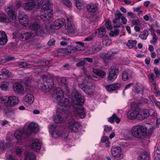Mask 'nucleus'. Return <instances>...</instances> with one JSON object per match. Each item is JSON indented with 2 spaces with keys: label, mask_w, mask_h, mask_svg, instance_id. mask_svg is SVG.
I'll return each mask as SVG.
<instances>
[{
  "label": "nucleus",
  "mask_w": 160,
  "mask_h": 160,
  "mask_svg": "<svg viewBox=\"0 0 160 160\" xmlns=\"http://www.w3.org/2000/svg\"><path fill=\"white\" fill-rule=\"evenodd\" d=\"M102 42L103 44L106 46L109 45L112 43L111 40L109 39L108 37L107 36L103 37Z\"/></svg>",
  "instance_id": "nucleus-40"
},
{
  "label": "nucleus",
  "mask_w": 160,
  "mask_h": 160,
  "mask_svg": "<svg viewBox=\"0 0 160 160\" xmlns=\"http://www.w3.org/2000/svg\"><path fill=\"white\" fill-rule=\"evenodd\" d=\"M153 130V128L152 126L149 128L145 126H136L132 127L131 132L133 137L142 139L145 138L148 134H151Z\"/></svg>",
  "instance_id": "nucleus-2"
},
{
  "label": "nucleus",
  "mask_w": 160,
  "mask_h": 160,
  "mask_svg": "<svg viewBox=\"0 0 160 160\" xmlns=\"http://www.w3.org/2000/svg\"><path fill=\"white\" fill-rule=\"evenodd\" d=\"M76 28L74 25L68 23L66 25L65 27V30L68 33H74L76 31Z\"/></svg>",
  "instance_id": "nucleus-29"
},
{
  "label": "nucleus",
  "mask_w": 160,
  "mask_h": 160,
  "mask_svg": "<svg viewBox=\"0 0 160 160\" xmlns=\"http://www.w3.org/2000/svg\"><path fill=\"white\" fill-rule=\"evenodd\" d=\"M105 88L108 92H112L115 90L113 84L108 85Z\"/></svg>",
  "instance_id": "nucleus-51"
},
{
  "label": "nucleus",
  "mask_w": 160,
  "mask_h": 160,
  "mask_svg": "<svg viewBox=\"0 0 160 160\" xmlns=\"http://www.w3.org/2000/svg\"><path fill=\"white\" fill-rule=\"evenodd\" d=\"M138 119L143 120L147 118L150 113L148 110L145 109H137Z\"/></svg>",
  "instance_id": "nucleus-16"
},
{
  "label": "nucleus",
  "mask_w": 160,
  "mask_h": 160,
  "mask_svg": "<svg viewBox=\"0 0 160 160\" xmlns=\"http://www.w3.org/2000/svg\"><path fill=\"white\" fill-rule=\"evenodd\" d=\"M92 71L94 73L97 75L102 78H104L106 77V73L103 71L100 70L95 68L93 69Z\"/></svg>",
  "instance_id": "nucleus-31"
},
{
  "label": "nucleus",
  "mask_w": 160,
  "mask_h": 160,
  "mask_svg": "<svg viewBox=\"0 0 160 160\" xmlns=\"http://www.w3.org/2000/svg\"><path fill=\"white\" fill-rule=\"evenodd\" d=\"M154 71L156 74V77H158L160 75V68L159 71L158 68H155L154 69Z\"/></svg>",
  "instance_id": "nucleus-56"
},
{
  "label": "nucleus",
  "mask_w": 160,
  "mask_h": 160,
  "mask_svg": "<svg viewBox=\"0 0 160 160\" xmlns=\"http://www.w3.org/2000/svg\"><path fill=\"white\" fill-rule=\"evenodd\" d=\"M112 154L116 159H121L122 158L123 155L122 149L120 147L113 146L111 150Z\"/></svg>",
  "instance_id": "nucleus-15"
},
{
  "label": "nucleus",
  "mask_w": 160,
  "mask_h": 160,
  "mask_svg": "<svg viewBox=\"0 0 160 160\" xmlns=\"http://www.w3.org/2000/svg\"><path fill=\"white\" fill-rule=\"evenodd\" d=\"M29 29L34 32L35 36H41L44 33L45 28L43 24L37 22H32L28 26Z\"/></svg>",
  "instance_id": "nucleus-5"
},
{
  "label": "nucleus",
  "mask_w": 160,
  "mask_h": 160,
  "mask_svg": "<svg viewBox=\"0 0 160 160\" xmlns=\"http://www.w3.org/2000/svg\"><path fill=\"white\" fill-rule=\"evenodd\" d=\"M58 102V109L59 112H62L64 110L65 108L70 107L72 103L70 100L62 97L57 100Z\"/></svg>",
  "instance_id": "nucleus-10"
},
{
  "label": "nucleus",
  "mask_w": 160,
  "mask_h": 160,
  "mask_svg": "<svg viewBox=\"0 0 160 160\" xmlns=\"http://www.w3.org/2000/svg\"><path fill=\"white\" fill-rule=\"evenodd\" d=\"M25 160H35V156L32 153H27Z\"/></svg>",
  "instance_id": "nucleus-42"
},
{
  "label": "nucleus",
  "mask_w": 160,
  "mask_h": 160,
  "mask_svg": "<svg viewBox=\"0 0 160 160\" xmlns=\"http://www.w3.org/2000/svg\"><path fill=\"white\" fill-rule=\"evenodd\" d=\"M20 67L22 68H32V65L28 64L26 62H20L18 63Z\"/></svg>",
  "instance_id": "nucleus-43"
},
{
  "label": "nucleus",
  "mask_w": 160,
  "mask_h": 160,
  "mask_svg": "<svg viewBox=\"0 0 160 160\" xmlns=\"http://www.w3.org/2000/svg\"><path fill=\"white\" fill-rule=\"evenodd\" d=\"M148 77L149 79L151 82H154L155 77L154 74L153 73H150L148 75Z\"/></svg>",
  "instance_id": "nucleus-52"
},
{
  "label": "nucleus",
  "mask_w": 160,
  "mask_h": 160,
  "mask_svg": "<svg viewBox=\"0 0 160 160\" xmlns=\"http://www.w3.org/2000/svg\"><path fill=\"white\" fill-rule=\"evenodd\" d=\"M86 63V62L85 60H82L79 62L77 63L76 64V66L78 67L83 66Z\"/></svg>",
  "instance_id": "nucleus-58"
},
{
  "label": "nucleus",
  "mask_w": 160,
  "mask_h": 160,
  "mask_svg": "<svg viewBox=\"0 0 160 160\" xmlns=\"http://www.w3.org/2000/svg\"><path fill=\"white\" fill-rule=\"evenodd\" d=\"M137 109L135 110L130 111L128 113V117L129 119L132 120L136 118L138 119Z\"/></svg>",
  "instance_id": "nucleus-30"
},
{
  "label": "nucleus",
  "mask_w": 160,
  "mask_h": 160,
  "mask_svg": "<svg viewBox=\"0 0 160 160\" xmlns=\"http://www.w3.org/2000/svg\"><path fill=\"white\" fill-rule=\"evenodd\" d=\"M46 64V62L44 61L42 62H34L33 64H31L32 67H38L42 66H44Z\"/></svg>",
  "instance_id": "nucleus-44"
},
{
  "label": "nucleus",
  "mask_w": 160,
  "mask_h": 160,
  "mask_svg": "<svg viewBox=\"0 0 160 160\" xmlns=\"http://www.w3.org/2000/svg\"><path fill=\"white\" fill-rule=\"evenodd\" d=\"M139 159H146V160H149V154L147 152L143 153L139 157Z\"/></svg>",
  "instance_id": "nucleus-39"
},
{
  "label": "nucleus",
  "mask_w": 160,
  "mask_h": 160,
  "mask_svg": "<svg viewBox=\"0 0 160 160\" xmlns=\"http://www.w3.org/2000/svg\"><path fill=\"white\" fill-rule=\"evenodd\" d=\"M35 36V34L32 32H25L22 33L19 38L22 41H25L32 38Z\"/></svg>",
  "instance_id": "nucleus-18"
},
{
  "label": "nucleus",
  "mask_w": 160,
  "mask_h": 160,
  "mask_svg": "<svg viewBox=\"0 0 160 160\" xmlns=\"http://www.w3.org/2000/svg\"><path fill=\"white\" fill-rule=\"evenodd\" d=\"M106 33V28L103 27L101 26L99 28L96 29L95 32L92 33L88 37L86 38L84 41H92L96 35L100 38L104 37L105 36Z\"/></svg>",
  "instance_id": "nucleus-8"
},
{
  "label": "nucleus",
  "mask_w": 160,
  "mask_h": 160,
  "mask_svg": "<svg viewBox=\"0 0 160 160\" xmlns=\"http://www.w3.org/2000/svg\"><path fill=\"white\" fill-rule=\"evenodd\" d=\"M24 132L20 130H17L14 133V136L17 140V143H21L24 140L25 137L24 136Z\"/></svg>",
  "instance_id": "nucleus-21"
},
{
  "label": "nucleus",
  "mask_w": 160,
  "mask_h": 160,
  "mask_svg": "<svg viewBox=\"0 0 160 160\" xmlns=\"http://www.w3.org/2000/svg\"><path fill=\"white\" fill-rule=\"evenodd\" d=\"M148 34V32L146 30H144L139 35V37L142 40H145L147 39Z\"/></svg>",
  "instance_id": "nucleus-41"
},
{
  "label": "nucleus",
  "mask_w": 160,
  "mask_h": 160,
  "mask_svg": "<svg viewBox=\"0 0 160 160\" xmlns=\"http://www.w3.org/2000/svg\"><path fill=\"white\" fill-rule=\"evenodd\" d=\"M7 41L8 39L5 33L3 31H0V45L5 44Z\"/></svg>",
  "instance_id": "nucleus-25"
},
{
  "label": "nucleus",
  "mask_w": 160,
  "mask_h": 160,
  "mask_svg": "<svg viewBox=\"0 0 160 160\" xmlns=\"http://www.w3.org/2000/svg\"><path fill=\"white\" fill-rule=\"evenodd\" d=\"M131 74L130 72L127 71H124L122 75V80L124 81L129 80L131 78Z\"/></svg>",
  "instance_id": "nucleus-33"
},
{
  "label": "nucleus",
  "mask_w": 160,
  "mask_h": 160,
  "mask_svg": "<svg viewBox=\"0 0 160 160\" xmlns=\"http://www.w3.org/2000/svg\"><path fill=\"white\" fill-rule=\"evenodd\" d=\"M112 129L111 127L107 125H105L104 126V131L106 132H108L111 131Z\"/></svg>",
  "instance_id": "nucleus-57"
},
{
  "label": "nucleus",
  "mask_w": 160,
  "mask_h": 160,
  "mask_svg": "<svg viewBox=\"0 0 160 160\" xmlns=\"http://www.w3.org/2000/svg\"><path fill=\"white\" fill-rule=\"evenodd\" d=\"M42 80L43 82L40 86L41 88L44 92H46L48 90L52 88L54 83L53 79L50 77H48L45 75L42 76Z\"/></svg>",
  "instance_id": "nucleus-6"
},
{
  "label": "nucleus",
  "mask_w": 160,
  "mask_h": 160,
  "mask_svg": "<svg viewBox=\"0 0 160 160\" xmlns=\"http://www.w3.org/2000/svg\"><path fill=\"white\" fill-rule=\"evenodd\" d=\"M5 10L10 18L13 20H15L16 17L14 15L15 8L12 5L6 7Z\"/></svg>",
  "instance_id": "nucleus-20"
},
{
  "label": "nucleus",
  "mask_w": 160,
  "mask_h": 160,
  "mask_svg": "<svg viewBox=\"0 0 160 160\" xmlns=\"http://www.w3.org/2000/svg\"><path fill=\"white\" fill-rule=\"evenodd\" d=\"M75 5L77 8L78 9H82L83 8V4L80 2L79 1H77L76 2H75Z\"/></svg>",
  "instance_id": "nucleus-53"
},
{
  "label": "nucleus",
  "mask_w": 160,
  "mask_h": 160,
  "mask_svg": "<svg viewBox=\"0 0 160 160\" xmlns=\"http://www.w3.org/2000/svg\"><path fill=\"white\" fill-rule=\"evenodd\" d=\"M115 16L116 18L119 20L122 17V15L120 12L119 10H117L115 14Z\"/></svg>",
  "instance_id": "nucleus-54"
},
{
  "label": "nucleus",
  "mask_w": 160,
  "mask_h": 160,
  "mask_svg": "<svg viewBox=\"0 0 160 160\" xmlns=\"http://www.w3.org/2000/svg\"><path fill=\"white\" fill-rule=\"evenodd\" d=\"M24 101L29 104L33 103L34 100V97L32 93H29L26 94L23 98Z\"/></svg>",
  "instance_id": "nucleus-26"
},
{
  "label": "nucleus",
  "mask_w": 160,
  "mask_h": 160,
  "mask_svg": "<svg viewBox=\"0 0 160 160\" xmlns=\"http://www.w3.org/2000/svg\"><path fill=\"white\" fill-rule=\"evenodd\" d=\"M118 73V69L115 67H112L108 70V79L111 81H113L117 78Z\"/></svg>",
  "instance_id": "nucleus-13"
},
{
  "label": "nucleus",
  "mask_w": 160,
  "mask_h": 160,
  "mask_svg": "<svg viewBox=\"0 0 160 160\" xmlns=\"http://www.w3.org/2000/svg\"><path fill=\"white\" fill-rule=\"evenodd\" d=\"M57 81L58 82L61 84H64L67 85L68 83V81L65 78L59 77L58 78Z\"/></svg>",
  "instance_id": "nucleus-45"
},
{
  "label": "nucleus",
  "mask_w": 160,
  "mask_h": 160,
  "mask_svg": "<svg viewBox=\"0 0 160 160\" xmlns=\"http://www.w3.org/2000/svg\"><path fill=\"white\" fill-rule=\"evenodd\" d=\"M67 7L71 8L72 6V3L70 0H60Z\"/></svg>",
  "instance_id": "nucleus-50"
},
{
  "label": "nucleus",
  "mask_w": 160,
  "mask_h": 160,
  "mask_svg": "<svg viewBox=\"0 0 160 160\" xmlns=\"http://www.w3.org/2000/svg\"><path fill=\"white\" fill-rule=\"evenodd\" d=\"M2 74L6 75V76L9 77L11 75V73L8 70L5 68L2 69L1 70Z\"/></svg>",
  "instance_id": "nucleus-55"
},
{
  "label": "nucleus",
  "mask_w": 160,
  "mask_h": 160,
  "mask_svg": "<svg viewBox=\"0 0 160 160\" xmlns=\"http://www.w3.org/2000/svg\"><path fill=\"white\" fill-rule=\"evenodd\" d=\"M81 124L73 118L69 119L67 123V128L71 132L77 133L80 131Z\"/></svg>",
  "instance_id": "nucleus-9"
},
{
  "label": "nucleus",
  "mask_w": 160,
  "mask_h": 160,
  "mask_svg": "<svg viewBox=\"0 0 160 160\" xmlns=\"http://www.w3.org/2000/svg\"><path fill=\"white\" fill-rule=\"evenodd\" d=\"M114 120L117 123H119L120 122V118L118 117L115 113H114L112 117L108 118V121L110 123H113L114 122Z\"/></svg>",
  "instance_id": "nucleus-32"
},
{
  "label": "nucleus",
  "mask_w": 160,
  "mask_h": 160,
  "mask_svg": "<svg viewBox=\"0 0 160 160\" xmlns=\"http://www.w3.org/2000/svg\"><path fill=\"white\" fill-rule=\"evenodd\" d=\"M52 5L50 3L44 4L42 7L40 12L41 18L44 21L48 22L52 17Z\"/></svg>",
  "instance_id": "nucleus-3"
},
{
  "label": "nucleus",
  "mask_w": 160,
  "mask_h": 160,
  "mask_svg": "<svg viewBox=\"0 0 160 160\" xmlns=\"http://www.w3.org/2000/svg\"><path fill=\"white\" fill-rule=\"evenodd\" d=\"M133 91L136 93H139L142 90L141 85L139 83L137 82L134 86L133 89Z\"/></svg>",
  "instance_id": "nucleus-37"
},
{
  "label": "nucleus",
  "mask_w": 160,
  "mask_h": 160,
  "mask_svg": "<svg viewBox=\"0 0 160 160\" xmlns=\"http://www.w3.org/2000/svg\"><path fill=\"white\" fill-rule=\"evenodd\" d=\"M30 147L34 151H38L39 150L41 147V142L37 139H34L32 141Z\"/></svg>",
  "instance_id": "nucleus-24"
},
{
  "label": "nucleus",
  "mask_w": 160,
  "mask_h": 160,
  "mask_svg": "<svg viewBox=\"0 0 160 160\" xmlns=\"http://www.w3.org/2000/svg\"><path fill=\"white\" fill-rule=\"evenodd\" d=\"M8 160H18L13 155H10L7 158Z\"/></svg>",
  "instance_id": "nucleus-63"
},
{
  "label": "nucleus",
  "mask_w": 160,
  "mask_h": 160,
  "mask_svg": "<svg viewBox=\"0 0 160 160\" xmlns=\"http://www.w3.org/2000/svg\"><path fill=\"white\" fill-rule=\"evenodd\" d=\"M55 40L53 39H52L48 42V45H53L55 44Z\"/></svg>",
  "instance_id": "nucleus-61"
},
{
  "label": "nucleus",
  "mask_w": 160,
  "mask_h": 160,
  "mask_svg": "<svg viewBox=\"0 0 160 160\" xmlns=\"http://www.w3.org/2000/svg\"><path fill=\"white\" fill-rule=\"evenodd\" d=\"M53 97L55 98L56 100L60 99L63 97V91L60 88H58L53 96Z\"/></svg>",
  "instance_id": "nucleus-27"
},
{
  "label": "nucleus",
  "mask_w": 160,
  "mask_h": 160,
  "mask_svg": "<svg viewBox=\"0 0 160 160\" xmlns=\"http://www.w3.org/2000/svg\"><path fill=\"white\" fill-rule=\"evenodd\" d=\"M76 43L78 44L74 47V49L75 52L77 51H81L84 49L85 47L83 42H77Z\"/></svg>",
  "instance_id": "nucleus-34"
},
{
  "label": "nucleus",
  "mask_w": 160,
  "mask_h": 160,
  "mask_svg": "<svg viewBox=\"0 0 160 160\" xmlns=\"http://www.w3.org/2000/svg\"><path fill=\"white\" fill-rule=\"evenodd\" d=\"M85 89L84 92L87 94L89 95L92 93L95 86L94 83L92 82H87Z\"/></svg>",
  "instance_id": "nucleus-23"
},
{
  "label": "nucleus",
  "mask_w": 160,
  "mask_h": 160,
  "mask_svg": "<svg viewBox=\"0 0 160 160\" xmlns=\"http://www.w3.org/2000/svg\"><path fill=\"white\" fill-rule=\"evenodd\" d=\"M87 12L91 15L94 14L98 11L99 8V4L97 3L90 2L86 6Z\"/></svg>",
  "instance_id": "nucleus-11"
},
{
  "label": "nucleus",
  "mask_w": 160,
  "mask_h": 160,
  "mask_svg": "<svg viewBox=\"0 0 160 160\" xmlns=\"http://www.w3.org/2000/svg\"><path fill=\"white\" fill-rule=\"evenodd\" d=\"M9 84V82H2L0 83V88L3 91L7 90L8 89Z\"/></svg>",
  "instance_id": "nucleus-35"
},
{
  "label": "nucleus",
  "mask_w": 160,
  "mask_h": 160,
  "mask_svg": "<svg viewBox=\"0 0 160 160\" xmlns=\"http://www.w3.org/2000/svg\"><path fill=\"white\" fill-rule=\"evenodd\" d=\"M29 129L28 131L30 132L26 133L28 135H30L32 133H36L39 131V128L38 125L33 122H32L29 123L28 125Z\"/></svg>",
  "instance_id": "nucleus-17"
},
{
  "label": "nucleus",
  "mask_w": 160,
  "mask_h": 160,
  "mask_svg": "<svg viewBox=\"0 0 160 160\" xmlns=\"http://www.w3.org/2000/svg\"><path fill=\"white\" fill-rule=\"evenodd\" d=\"M87 84H85L83 83H82L81 84H79L78 86L80 88L82 89L84 91V89H85L86 88V85Z\"/></svg>",
  "instance_id": "nucleus-60"
},
{
  "label": "nucleus",
  "mask_w": 160,
  "mask_h": 160,
  "mask_svg": "<svg viewBox=\"0 0 160 160\" xmlns=\"http://www.w3.org/2000/svg\"><path fill=\"white\" fill-rule=\"evenodd\" d=\"M50 132L52 136L54 138H57L62 135L61 132L56 129V126L51 125L50 127Z\"/></svg>",
  "instance_id": "nucleus-22"
},
{
  "label": "nucleus",
  "mask_w": 160,
  "mask_h": 160,
  "mask_svg": "<svg viewBox=\"0 0 160 160\" xmlns=\"http://www.w3.org/2000/svg\"><path fill=\"white\" fill-rule=\"evenodd\" d=\"M72 103L73 106V114L77 118H83L86 115L83 107L81 105L84 102V99L79 95L78 92L75 91L72 94Z\"/></svg>",
  "instance_id": "nucleus-1"
},
{
  "label": "nucleus",
  "mask_w": 160,
  "mask_h": 160,
  "mask_svg": "<svg viewBox=\"0 0 160 160\" xmlns=\"http://www.w3.org/2000/svg\"><path fill=\"white\" fill-rule=\"evenodd\" d=\"M5 148V145L3 142H0V153L2 152Z\"/></svg>",
  "instance_id": "nucleus-59"
},
{
  "label": "nucleus",
  "mask_w": 160,
  "mask_h": 160,
  "mask_svg": "<svg viewBox=\"0 0 160 160\" xmlns=\"http://www.w3.org/2000/svg\"><path fill=\"white\" fill-rule=\"evenodd\" d=\"M18 19L20 23L22 26L26 27L29 25L28 16L23 12L19 11L18 13Z\"/></svg>",
  "instance_id": "nucleus-14"
},
{
  "label": "nucleus",
  "mask_w": 160,
  "mask_h": 160,
  "mask_svg": "<svg viewBox=\"0 0 160 160\" xmlns=\"http://www.w3.org/2000/svg\"><path fill=\"white\" fill-rule=\"evenodd\" d=\"M0 102L6 106L12 107L18 104L19 99L16 96H2L0 97Z\"/></svg>",
  "instance_id": "nucleus-4"
},
{
  "label": "nucleus",
  "mask_w": 160,
  "mask_h": 160,
  "mask_svg": "<svg viewBox=\"0 0 160 160\" xmlns=\"http://www.w3.org/2000/svg\"><path fill=\"white\" fill-rule=\"evenodd\" d=\"M65 22V20L64 18H61L57 19L53 22L52 27L55 29H57L62 26Z\"/></svg>",
  "instance_id": "nucleus-19"
},
{
  "label": "nucleus",
  "mask_w": 160,
  "mask_h": 160,
  "mask_svg": "<svg viewBox=\"0 0 160 160\" xmlns=\"http://www.w3.org/2000/svg\"><path fill=\"white\" fill-rule=\"evenodd\" d=\"M113 85L115 87V90L118 89L121 87V85L120 83H117L113 84Z\"/></svg>",
  "instance_id": "nucleus-64"
},
{
  "label": "nucleus",
  "mask_w": 160,
  "mask_h": 160,
  "mask_svg": "<svg viewBox=\"0 0 160 160\" xmlns=\"http://www.w3.org/2000/svg\"><path fill=\"white\" fill-rule=\"evenodd\" d=\"M10 22V20L5 14L3 13L0 14V22L7 23H8Z\"/></svg>",
  "instance_id": "nucleus-36"
},
{
  "label": "nucleus",
  "mask_w": 160,
  "mask_h": 160,
  "mask_svg": "<svg viewBox=\"0 0 160 160\" xmlns=\"http://www.w3.org/2000/svg\"><path fill=\"white\" fill-rule=\"evenodd\" d=\"M61 50L62 52L65 54L75 52L74 47L72 45H70L68 48H62Z\"/></svg>",
  "instance_id": "nucleus-28"
},
{
  "label": "nucleus",
  "mask_w": 160,
  "mask_h": 160,
  "mask_svg": "<svg viewBox=\"0 0 160 160\" xmlns=\"http://www.w3.org/2000/svg\"><path fill=\"white\" fill-rule=\"evenodd\" d=\"M12 88L15 93L22 96L25 94V91L24 86L20 82L14 83L13 84Z\"/></svg>",
  "instance_id": "nucleus-12"
},
{
  "label": "nucleus",
  "mask_w": 160,
  "mask_h": 160,
  "mask_svg": "<svg viewBox=\"0 0 160 160\" xmlns=\"http://www.w3.org/2000/svg\"><path fill=\"white\" fill-rule=\"evenodd\" d=\"M16 153L18 156H20L22 154V150L19 148H17L16 150Z\"/></svg>",
  "instance_id": "nucleus-62"
},
{
  "label": "nucleus",
  "mask_w": 160,
  "mask_h": 160,
  "mask_svg": "<svg viewBox=\"0 0 160 160\" xmlns=\"http://www.w3.org/2000/svg\"><path fill=\"white\" fill-rule=\"evenodd\" d=\"M102 48V46L101 43L99 42H97L95 45V48L93 49L92 52L96 53L100 51Z\"/></svg>",
  "instance_id": "nucleus-38"
},
{
  "label": "nucleus",
  "mask_w": 160,
  "mask_h": 160,
  "mask_svg": "<svg viewBox=\"0 0 160 160\" xmlns=\"http://www.w3.org/2000/svg\"><path fill=\"white\" fill-rule=\"evenodd\" d=\"M101 141L102 142L106 143V146L108 147L109 146V143L108 142V138L107 137H103L101 139Z\"/></svg>",
  "instance_id": "nucleus-49"
},
{
  "label": "nucleus",
  "mask_w": 160,
  "mask_h": 160,
  "mask_svg": "<svg viewBox=\"0 0 160 160\" xmlns=\"http://www.w3.org/2000/svg\"><path fill=\"white\" fill-rule=\"evenodd\" d=\"M105 25L106 27L108 30H111L112 28V26L111 24V22L109 20L105 21Z\"/></svg>",
  "instance_id": "nucleus-48"
},
{
  "label": "nucleus",
  "mask_w": 160,
  "mask_h": 160,
  "mask_svg": "<svg viewBox=\"0 0 160 160\" xmlns=\"http://www.w3.org/2000/svg\"><path fill=\"white\" fill-rule=\"evenodd\" d=\"M25 1L31 2L24 3L22 7L25 10L30 11L33 8H38L43 3L42 0H24Z\"/></svg>",
  "instance_id": "nucleus-7"
},
{
  "label": "nucleus",
  "mask_w": 160,
  "mask_h": 160,
  "mask_svg": "<svg viewBox=\"0 0 160 160\" xmlns=\"http://www.w3.org/2000/svg\"><path fill=\"white\" fill-rule=\"evenodd\" d=\"M53 119L56 123H60L62 121V119L59 115H57L53 117Z\"/></svg>",
  "instance_id": "nucleus-46"
},
{
  "label": "nucleus",
  "mask_w": 160,
  "mask_h": 160,
  "mask_svg": "<svg viewBox=\"0 0 160 160\" xmlns=\"http://www.w3.org/2000/svg\"><path fill=\"white\" fill-rule=\"evenodd\" d=\"M114 53L108 51L106 53V59L111 60L114 59L115 57L114 56Z\"/></svg>",
  "instance_id": "nucleus-47"
}]
</instances>
